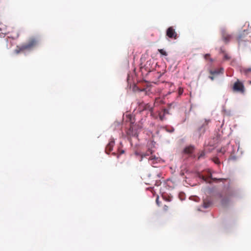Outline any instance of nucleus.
<instances>
[{"label":"nucleus","mask_w":251,"mask_h":251,"mask_svg":"<svg viewBox=\"0 0 251 251\" xmlns=\"http://www.w3.org/2000/svg\"><path fill=\"white\" fill-rule=\"evenodd\" d=\"M163 210L164 212H167L169 210V206L166 205H164L163 207Z\"/></svg>","instance_id":"f3484780"},{"label":"nucleus","mask_w":251,"mask_h":251,"mask_svg":"<svg viewBox=\"0 0 251 251\" xmlns=\"http://www.w3.org/2000/svg\"><path fill=\"white\" fill-rule=\"evenodd\" d=\"M141 126L139 125H132L130 126L129 129L126 132L127 135L131 137H137L138 136L137 129L141 128Z\"/></svg>","instance_id":"7ed1b4c3"},{"label":"nucleus","mask_w":251,"mask_h":251,"mask_svg":"<svg viewBox=\"0 0 251 251\" xmlns=\"http://www.w3.org/2000/svg\"><path fill=\"white\" fill-rule=\"evenodd\" d=\"M224 72V69L223 68H221L220 69H217L215 70H211L210 71V73L212 75H218L219 74H223Z\"/></svg>","instance_id":"f8f14e48"},{"label":"nucleus","mask_w":251,"mask_h":251,"mask_svg":"<svg viewBox=\"0 0 251 251\" xmlns=\"http://www.w3.org/2000/svg\"><path fill=\"white\" fill-rule=\"evenodd\" d=\"M242 72L247 75L251 73V68H243L241 70Z\"/></svg>","instance_id":"ddd939ff"},{"label":"nucleus","mask_w":251,"mask_h":251,"mask_svg":"<svg viewBox=\"0 0 251 251\" xmlns=\"http://www.w3.org/2000/svg\"><path fill=\"white\" fill-rule=\"evenodd\" d=\"M114 144L115 142L113 140H111L109 141V143L107 144L105 148V152L106 153H109V152L112 150Z\"/></svg>","instance_id":"6e6552de"},{"label":"nucleus","mask_w":251,"mask_h":251,"mask_svg":"<svg viewBox=\"0 0 251 251\" xmlns=\"http://www.w3.org/2000/svg\"><path fill=\"white\" fill-rule=\"evenodd\" d=\"M149 152L150 153H151V151H149Z\"/></svg>","instance_id":"c756f323"},{"label":"nucleus","mask_w":251,"mask_h":251,"mask_svg":"<svg viewBox=\"0 0 251 251\" xmlns=\"http://www.w3.org/2000/svg\"><path fill=\"white\" fill-rule=\"evenodd\" d=\"M165 113H163L162 112H159L158 113L159 119L162 121L165 119Z\"/></svg>","instance_id":"2eb2a0df"},{"label":"nucleus","mask_w":251,"mask_h":251,"mask_svg":"<svg viewBox=\"0 0 251 251\" xmlns=\"http://www.w3.org/2000/svg\"><path fill=\"white\" fill-rule=\"evenodd\" d=\"M159 52L162 55L167 56L168 55L167 52L163 49H158Z\"/></svg>","instance_id":"dca6fc26"},{"label":"nucleus","mask_w":251,"mask_h":251,"mask_svg":"<svg viewBox=\"0 0 251 251\" xmlns=\"http://www.w3.org/2000/svg\"><path fill=\"white\" fill-rule=\"evenodd\" d=\"M201 178L204 180L206 182H210L209 180H208V178H210L213 181H216V180H219L220 181H223V180H226V179L225 178H219V179H217L216 178H212V175L210 174V176H209L208 177H205L204 176H201Z\"/></svg>","instance_id":"1a4fd4ad"},{"label":"nucleus","mask_w":251,"mask_h":251,"mask_svg":"<svg viewBox=\"0 0 251 251\" xmlns=\"http://www.w3.org/2000/svg\"><path fill=\"white\" fill-rule=\"evenodd\" d=\"M222 36L223 41L226 43H228L231 38V35L228 34L225 30H223Z\"/></svg>","instance_id":"0eeeda50"},{"label":"nucleus","mask_w":251,"mask_h":251,"mask_svg":"<svg viewBox=\"0 0 251 251\" xmlns=\"http://www.w3.org/2000/svg\"><path fill=\"white\" fill-rule=\"evenodd\" d=\"M250 82V84H251V81H250V82Z\"/></svg>","instance_id":"2f4dec72"},{"label":"nucleus","mask_w":251,"mask_h":251,"mask_svg":"<svg viewBox=\"0 0 251 251\" xmlns=\"http://www.w3.org/2000/svg\"><path fill=\"white\" fill-rule=\"evenodd\" d=\"M155 74L156 75V76L158 78H160L161 76V75H162L161 74H160L159 73H158V72L156 73Z\"/></svg>","instance_id":"412c9836"},{"label":"nucleus","mask_w":251,"mask_h":251,"mask_svg":"<svg viewBox=\"0 0 251 251\" xmlns=\"http://www.w3.org/2000/svg\"><path fill=\"white\" fill-rule=\"evenodd\" d=\"M38 42V41L36 38H31L27 43L23 44L21 46H17L15 50V52L18 54L25 50H30L37 45Z\"/></svg>","instance_id":"f257e3e1"},{"label":"nucleus","mask_w":251,"mask_h":251,"mask_svg":"<svg viewBox=\"0 0 251 251\" xmlns=\"http://www.w3.org/2000/svg\"><path fill=\"white\" fill-rule=\"evenodd\" d=\"M209 56H210V54H206L204 55V58L205 59H209Z\"/></svg>","instance_id":"4be33fe9"},{"label":"nucleus","mask_w":251,"mask_h":251,"mask_svg":"<svg viewBox=\"0 0 251 251\" xmlns=\"http://www.w3.org/2000/svg\"><path fill=\"white\" fill-rule=\"evenodd\" d=\"M194 150V147L192 146H189L186 147L184 150V153L186 154H191L193 152Z\"/></svg>","instance_id":"9b49d317"},{"label":"nucleus","mask_w":251,"mask_h":251,"mask_svg":"<svg viewBox=\"0 0 251 251\" xmlns=\"http://www.w3.org/2000/svg\"><path fill=\"white\" fill-rule=\"evenodd\" d=\"M124 152V151H122L121 153H123Z\"/></svg>","instance_id":"c85d7f7f"},{"label":"nucleus","mask_w":251,"mask_h":251,"mask_svg":"<svg viewBox=\"0 0 251 251\" xmlns=\"http://www.w3.org/2000/svg\"><path fill=\"white\" fill-rule=\"evenodd\" d=\"M149 159L150 160H152V159H153V158H151V157H149Z\"/></svg>","instance_id":"cd10ccee"},{"label":"nucleus","mask_w":251,"mask_h":251,"mask_svg":"<svg viewBox=\"0 0 251 251\" xmlns=\"http://www.w3.org/2000/svg\"><path fill=\"white\" fill-rule=\"evenodd\" d=\"M183 92V89L181 87H179L178 89V95L179 96H180L182 94Z\"/></svg>","instance_id":"a211bd4d"},{"label":"nucleus","mask_w":251,"mask_h":251,"mask_svg":"<svg viewBox=\"0 0 251 251\" xmlns=\"http://www.w3.org/2000/svg\"><path fill=\"white\" fill-rule=\"evenodd\" d=\"M146 156V154H144V155H142V157H143V156L145 157Z\"/></svg>","instance_id":"bb28decb"},{"label":"nucleus","mask_w":251,"mask_h":251,"mask_svg":"<svg viewBox=\"0 0 251 251\" xmlns=\"http://www.w3.org/2000/svg\"><path fill=\"white\" fill-rule=\"evenodd\" d=\"M157 176H158V177H160V176L158 175H157Z\"/></svg>","instance_id":"7c9ffc66"},{"label":"nucleus","mask_w":251,"mask_h":251,"mask_svg":"<svg viewBox=\"0 0 251 251\" xmlns=\"http://www.w3.org/2000/svg\"><path fill=\"white\" fill-rule=\"evenodd\" d=\"M214 162L217 163V164H218L219 163V160L218 158H216L214 160Z\"/></svg>","instance_id":"393cba45"},{"label":"nucleus","mask_w":251,"mask_h":251,"mask_svg":"<svg viewBox=\"0 0 251 251\" xmlns=\"http://www.w3.org/2000/svg\"><path fill=\"white\" fill-rule=\"evenodd\" d=\"M209 78L212 80H213L214 79V77L213 76H209Z\"/></svg>","instance_id":"a878e982"},{"label":"nucleus","mask_w":251,"mask_h":251,"mask_svg":"<svg viewBox=\"0 0 251 251\" xmlns=\"http://www.w3.org/2000/svg\"><path fill=\"white\" fill-rule=\"evenodd\" d=\"M212 204V202L208 198L205 199L203 201V207L204 208L209 207Z\"/></svg>","instance_id":"9d476101"},{"label":"nucleus","mask_w":251,"mask_h":251,"mask_svg":"<svg viewBox=\"0 0 251 251\" xmlns=\"http://www.w3.org/2000/svg\"><path fill=\"white\" fill-rule=\"evenodd\" d=\"M221 50V52L224 54V60H229L231 58L230 56L227 53H226L224 50Z\"/></svg>","instance_id":"4468645a"},{"label":"nucleus","mask_w":251,"mask_h":251,"mask_svg":"<svg viewBox=\"0 0 251 251\" xmlns=\"http://www.w3.org/2000/svg\"><path fill=\"white\" fill-rule=\"evenodd\" d=\"M156 202L158 206H160V202L159 201V197H157L156 199Z\"/></svg>","instance_id":"aec40b11"},{"label":"nucleus","mask_w":251,"mask_h":251,"mask_svg":"<svg viewBox=\"0 0 251 251\" xmlns=\"http://www.w3.org/2000/svg\"><path fill=\"white\" fill-rule=\"evenodd\" d=\"M209 120H205L203 123L202 124L200 127L199 128L198 132L200 135L203 134L205 132L206 126L208 124Z\"/></svg>","instance_id":"423d86ee"},{"label":"nucleus","mask_w":251,"mask_h":251,"mask_svg":"<svg viewBox=\"0 0 251 251\" xmlns=\"http://www.w3.org/2000/svg\"><path fill=\"white\" fill-rule=\"evenodd\" d=\"M233 90L242 94L244 93L245 92V87L243 83L238 79L233 86Z\"/></svg>","instance_id":"20e7f679"},{"label":"nucleus","mask_w":251,"mask_h":251,"mask_svg":"<svg viewBox=\"0 0 251 251\" xmlns=\"http://www.w3.org/2000/svg\"><path fill=\"white\" fill-rule=\"evenodd\" d=\"M242 38H243V34L240 35L238 37V40L239 44H240L241 42V41H242Z\"/></svg>","instance_id":"6ab92c4d"},{"label":"nucleus","mask_w":251,"mask_h":251,"mask_svg":"<svg viewBox=\"0 0 251 251\" xmlns=\"http://www.w3.org/2000/svg\"><path fill=\"white\" fill-rule=\"evenodd\" d=\"M153 106H151L150 103H145L144 102H141L139 103L138 105V109L140 112H142L145 110H148L150 112L151 116H152L153 118L156 119L157 116H155L153 113Z\"/></svg>","instance_id":"f03ea898"},{"label":"nucleus","mask_w":251,"mask_h":251,"mask_svg":"<svg viewBox=\"0 0 251 251\" xmlns=\"http://www.w3.org/2000/svg\"><path fill=\"white\" fill-rule=\"evenodd\" d=\"M166 35L170 38L176 39L177 38V33L173 26H170L166 30Z\"/></svg>","instance_id":"39448f33"},{"label":"nucleus","mask_w":251,"mask_h":251,"mask_svg":"<svg viewBox=\"0 0 251 251\" xmlns=\"http://www.w3.org/2000/svg\"><path fill=\"white\" fill-rule=\"evenodd\" d=\"M163 113H165V115L166 114H169L168 110L167 109H163Z\"/></svg>","instance_id":"5701e85b"},{"label":"nucleus","mask_w":251,"mask_h":251,"mask_svg":"<svg viewBox=\"0 0 251 251\" xmlns=\"http://www.w3.org/2000/svg\"><path fill=\"white\" fill-rule=\"evenodd\" d=\"M204 155V153L203 152H201V153L199 156L198 158L200 159L202 156H203Z\"/></svg>","instance_id":"b1692460"}]
</instances>
